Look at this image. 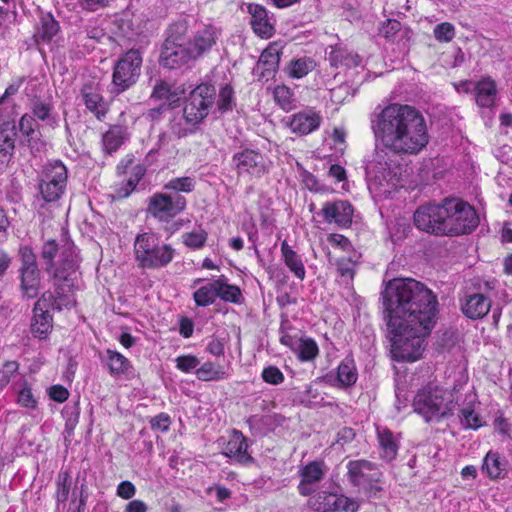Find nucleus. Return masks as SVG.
Returning a JSON list of instances; mask_svg holds the SVG:
<instances>
[{
    "label": "nucleus",
    "instance_id": "nucleus-1",
    "mask_svg": "<svg viewBox=\"0 0 512 512\" xmlns=\"http://www.w3.org/2000/svg\"><path fill=\"white\" fill-rule=\"evenodd\" d=\"M381 295L394 360H418L425 348V338L436 323L437 296L424 284L411 278L390 280Z\"/></svg>",
    "mask_w": 512,
    "mask_h": 512
},
{
    "label": "nucleus",
    "instance_id": "nucleus-2",
    "mask_svg": "<svg viewBox=\"0 0 512 512\" xmlns=\"http://www.w3.org/2000/svg\"><path fill=\"white\" fill-rule=\"evenodd\" d=\"M376 143L399 155H416L429 142L423 115L414 107L390 104L371 120Z\"/></svg>",
    "mask_w": 512,
    "mask_h": 512
},
{
    "label": "nucleus",
    "instance_id": "nucleus-3",
    "mask_svg": "<svg viewBox=\"0 0 512 512\" xmlns=\"http://www.w3.org/2000/svg\"><path fill=\"white\" fill-rule=\"evenodd\" d=\"M479 217L469 203L446 198L440 204L427 203L414 212V224H479Z\"/></svg>",
    "mask_w": 512,
    "mask_h": 512
},
{
    "label": "nucleus",
    "instance_id": "nucleus-4",
    "mask_svg": "<svg viewBox=\"0 0 512 512\" xmlns=\"http://www.w3.org/2000/svg\"><path fill=\"white\" fill-rule=\"evenodd\" d=\"M134 253L140 268L159 269L172 262L175 249L170 244L162 243L157 234L149 231L136 236Z\"/></svg>",
    "mask_w": 512,
    "mask_h": 512
},
{
    "label": "nucleus",
    "instance_id": "nucleus-5",
    "mask_svg": "<svg viewBox=\"0 0 512 512\" xmlns=\"http://www.w3.org/2000/svg\"><path fill=\"white\" fill-rule=\"evenodd\" d=\"M382 472L376 464L365 459L347 463V478L368 498H380L383 487L380 484Z\"/></svg>",
    "mask_w": 512,
    "mask_h": 512
},
{
    "label": "nucleus",
    "instance_id": "nucleus-6",
    "mask_svg": "<svg viewBox=\"0 0 512 512\" xmlns=\"http://www.w3.org/2000/svg\"><path fill=\"white\" fill-rule=\"evenodd\" d=\"M444 391L438 387L427 386L418 391L413 400L415 412L426 422L440 421L453 414L452 402L444 399Z\"/></svg>",
    "mask_w": 512,
    "mask_h": 512
},
{
    "label": "nucleus",
    "instance_id": "nucleus-7",
    "mask_svg": "<svg viewBox=\"0 0 512 512\" xmlns=\"http://www.w3.org/2000/svg\"><path fill=\"white\" fill-rule=\"evenodd\" d=\"M185 32L186 26L183 23L170 26L160 55L163 67L175 69L195 60L183 37Z\"/></svg>",
    "mask_w": 512,
    "mask_h": 512
},
{
    "label": "nucleus",
    "instance_id": "nucleus-8",
    "mask_svg": "<svg viewBox=\"0 0 512 512\" xmlns=\"http://www.w3.org/2000/svg\"><path fill=\"white\" fill-rule=\"evenodd\" d=\"M217 298L234 304H241L243 301L240 288L230 284L225 275L207 282L193 293V299L198 307L212 305Z\"/></svg>",
    "mask_w": 512,
    "mask_h": 512
},
{
    "label": "nucleus",
    "instance_id": "nucleus-9",
    "mask_svg": "<svg viewBox=\"0 0 512 512\" xmlns=\"http://www.w3.org/2000/svg\"><path fill=\"white\" fill-rule=\"evenodd\" d=\"M68 170L59 160L49 161L40 174L39 193L45 202H56L65 193Z\"/></svg>",
    "mask_w": 512,
    "mask_h": 512
},
{
    "label": "nucleus",
    "instance_id": "nucleus-10",
    "mask_svg": "<svg viewBox=\"0 0 512 512\" xmlns=\"http://www.w3.org/2000/svg\"><path fill=\"white\" fill-rule=\"evenodd\" d=\"M142 62V53L138 49H130L118 59L112 75L114 92L122 93L137 82Z\"/></svg>",
    "mask_w": 512,
    "mask_h": 512
},
{
    "label": "nucleus",
    "instance_id": "nucleus-11",
    "mask_svg": "<svg viewBox=\"0 0 512 512\" xmlns=\"http://www.w3.org/2000/svg\"><path fill=\"white\" fill-rule=\"evenodd\" d=\"M215 94V88L206 83L191 91L183 110V116L188 124L195 126L208 115L214 104Z\"/></svg>",
    "mask_w": 512,
    "mask_h": 512
},
{
    "label": "nucleus",
    "instance_id": "nucleus-12",
    "mask_svg": "<svg viewBox=\"0 0 512 512\" xmlns=\"http://www.w3.org/2000/svg\"><path fill=\"white\" fill-rule=\"evenodd\" d=\"M398 168L386 159L384 150L377 151L367 167V172L373 175L370 186L378 188L380 194H390L398 185Z\"/></svg>",
    "mask_w": 512,
    "mask_h": 512
},
{
    "label": "nucleus",
    "instance_id": "nucleus-13",
    "mask_svg": "<svg viewBox=\"0 0 512 512\" xmlns=\"http://www.w3.org/2000/svg\"><path fill=\"white\" fill-rule=\"evenodd\" d=\"M185 207L186 199L179 194L155 193L149 199L147 212L159 221H169Z\"/></svg>",
    "mask_w": 512,
    "mask_h": 512
},
{
    "label": "nucleus",
    "instance_id": "nucleus-14",
    "mask_svg": "<svg viewBox=\"0 0 512 512\" xmlns=\"http://www.w3.org/2000/svg\"><path fill=\"white\" fill-rule=\"evenodd\" d=\"M185 94V89L181 85L169 83L162 79L155 80L150 99L159 102L157 108L150 110V115L162 113L180 105L181 99Z\"/></svg>",
    "mask_w": 512,
    "mask_h": 512
},
{
    "label": "nucleus",
    "instance_id": "nucleus-15",
    "mask_svg": "<svg viewBox=\"0 0 512 512\" xmlns=\"http://www.w3.org/2000/svg\"><path fill=\"white\" fill-rule=\"evenodd\" d=\"M234 168L239 176L251 175L261 177L268 172L269 160L266 156L253 149H244L232 157Z\"/></svg>",
    "mask_w": 512,
    "mask_h": 512
},
{
    "label": "nucleus",
    "instance_id": "nucleus-16",
    "mask_svg": "<svg viewBox=\"0 0 512 512\" xmlns=\"http://www.w3.org/2000/svg\"><path fill=\"white\" fill-rule=\"evenodd\" d=\"M221 35V31L214 25L206 24L200 26L186 41V44L195 60L207 54Z\"/></svg>",
    "mask_w": 512,
    "mask_h": 512
},
{
    "label": "nucleus",
    "instance_id": "nucleus-17",
    "mask_svg": "<svg viewBox=\"0 0 512 512\" xmlns=\"http://www.w3.org/2000/svg\"><path fill=\"white\" fill-rule=\"evenodd\" d=\"M491 306V295H486L482 292L467 293L460 301L462 313L472 320L485 317L489 313Z\"/></svg>",
    "mask_w": 512,
    "mask_h": 512
},
{
    "label": "nucleus",
    "instance_id": "nucleus-18",
    "mask_svg": "<svg viewBox=\"0 0 512 512\" xmlns=\"http://www.w3.org/2000/svg\"><path fill=\"white\" fill-rule=\"evenodd\" d=\"M328 471V467L322 460L309 462L300 470L301 481L298 485V491L302 496H309L316 490V484L319 483Z\"/></svg>",
    "mask_w": 512,
    "mask_h": 512
},
{
    "label": "nucleus",
    "instance_id": "nucleus-19",
    "mask_svg": "<svg viewBox=\"0 0 512 512\" xmlns=\"http://www.w3.org/2000/svg\"><path fill=\"white\" fill-rule=\"evenodd\" d=\"M250 25L256 35L261 38H271L275 33V20L268 10L259 4L248 5Z\"/></svg>",
    "mask_w": 512,
    "mask_h": 512
},
{
    "label": "nucleus",
    "instance_id": "nucleus-20",
    "mask_svg": "<svg viewBox=\"0 0 512 512\" xmlns=\"http://www.w3.org/2000/svg\"><path fill=\"white\" fill-rule=\"evenodd\" d=\"M82 101L89 112L98 120H103L108 112V103L104 100L100 85L89 81L81 88Z\"/></svg>",
    "mask_w": 512,
    "mask_h": 512
},
{
    "label": "nucleus",
    "instance_id": "nucleus-21",
    "mask_svg": "<svg viewBox=\"0 0 512 512\" xmlns=\"http://www.w3.org/2000/svg\"><path fill=\"white\" fill-rule=\"evenodd\" d=\"M58 252V245L54 240L47 241L42 248V258L45 261L46 271L52 273L55 279H64L67 281L65 272L74 271L75 262L68 257H62L59 266L55 265L54 259Z\"/></svg>",
    "mask_w": 512,
    "mask_h": 512
},
{
    "label": "nucleus",
    "instance_id": "nucleus-22",
    "mask_svg": "<svg viewBox=\"0 0 512 512\" xmlns=\"http://www.w3.org/2000/svg\"><path fill=\"white\" fill-rule=\"evenodd\" d=\"M322 122V116L315 108H305L289 117V127L293 133L308 135L316 131Z\"/></svg>",
    "mask_w": 512,
    "mask_h": 512
},
{
    "label": "nucleus",
    "instance_id": "nucleus-23",
    "mask_svg": "<svg viewBox=\"0 0 512 512\" xmlns=\"http://www.w3.org/2000/svg\"><path fill=\"white\" fill-rule=\"evenodd\" d=\"M319 215L328 224L334 222L335 224H352L353 221L357 222V216L354 214L353 206L344 200H337L327 202L322 207Z\"/></svg>",
    "mask_w": 512,
    "mask_h": 512
},
{
    "label": "nucleus",
    "instance_id": "nucleus-24",
    "mask_svg": "<svg viewBox=\"0 0 512 512\" xmlns=\"http://www.w3.org/2000/svg\"><path fill=\"white\" fill-rule=\"evenodd\" d=\"M328 61L332 67L343 68L346 70L355 69L358 72L359 69H363L362 58L340 45L331 46L328 53Z\"/></svg>",
    "mask_w": 512,
    "mask_h": 512
},
{
    "label": "nucleus",
    "instance_id": "nucleus-25",
    "mask_svg": "<svg viewBox=\"0 0 512 512\" xmlns=\"http://www.w3.org/2000/svg\"><path fill=\"white\" fill-rule=\"evenodd\" d=\"M380 458L386 462L396 459L400 447V437L383 426L376 427Z\"/></svg>",
    "mask_w": 512,
    "mask_h": 512
},
{
    "label": "nucleus",
    "instance_id": "nucleus-26",
    "mask_svg": "<svg viewBox=\"0 0 512 512\" xmlns=\"http://www.w3.org/2000/svg\"><path fill=\"white\" fill-rule=\"evenodd\" d=\"M101 361L109 374L113 377L127 375L133 369V366L128 358L119 353L118 351L107 349Z\"/></svg>",
    "mask_w": 512,
    "mask_h": 512
},
{
    "label": "nucleus",
    "instance_id": "nucleus-27",
    "mask_svg": "<svg viewBox=\"0 0 512 512\" xmlns=\"http://www.w3.org/2000/svg\"><path fill=\"white\" fill-rule=\"evenodd\" d=\"M247 449L248 444L246 438L240 431H234L223 454L239 463L252 462L253 458L247 452Z\"/></svg>",
    "mask_w": 512,
    "mask_h": 512
},
{
    "label": "nucleus",
    "instance_id": "nucleus-28",
    "mask_svg": "<svg viewBox=\"0 0 512 512\" xmlns=\"http://www.w3.org/2000/svg\"><path fill=\"white\" fill-rule=\"evenodd\" d=\"M475 101L481 108H491L496 101L497 87L491 77H484L475 82L474 85Z\"/></svg>",
    "mask_w": 512,
    "mask_h": 512
},
{
    "label": "nucleus",
    "instance_id": "nucleus-29",
    "mask_svg": "<svg viewBox=\"0 0 512 512\" xmlns=\"http://www.w3.org/2000/svg\"><path fill=\"white\" fill-rule=\"evenodd\" d=\"M506 458L497 451H489L483 459L482 472L490 479L504 478L508 472Z\"/></svg>",
    "mask_w": 512,
    "mask_h": 512
},
{
    "label": "nucleus",
    "instance_id": "nucleus-30",
    "mask_svg": "<svg viewBox=\"0 0 512 512\" xmlns=\"http://www.w3.org/2000/svg\"><path fill=\"white\" fill-rule=\"evenodd\" d=\"M16 143L19 144L17 126L14 122H7L0 126V156L11 158Z\"/></svg>",
    "mask_w": 512,
    "mask_h": 512
},
{
    "label": "nucleus",
    "instance_id": "nucleus-31",
    "mask_svg": "<svg viewBox=\"0 0 512 512\" xmlns=\"http://www.w3.org/2000/svg\"><path fill=\"white\" fill-rule=\"evenodd\" d=\"M358 379V371L355 364V360L351 355H347L339 363L337 367L338 386L340 388H348L353 386Z\"/></svg>",
    "mask_w": 512,
    "mask_h": 512
},
{
    "label": "nucleus",
    "instance_id": "nucleus-32",
    "mask_svg": "<svg viewBox=\"0 0 512 512\" xmlns=\"http://www.w3.org/2000/svg\"><path fill=\"white\" fill-rule=\"evenodd\" d=\"M21 291L27 298H34L40 289V271L38 268H20Z\"/></svg>",
    "mask_w": 512,
    "mask_h": 512
},
{
    "label": "nucleus",
    "instance_id": "nucleus-33",
    "mask_svg": "<svg viewBox=\"0 0 512 512\" xmlns=\"http://www.w3.org/2000/svg\"><path fill=\"white\" fill-rule=\"evenodd\" d=\"M281 253L285 265L293 273V275L299 280H304L306 276V270L303 260L296 251H294L286 241L281 243Z\"/></svg>",
    "mask_w": 512,
    "mask_h": 512
},
{
    "label": "nucleus",
    "instance_id": "nucleus-34",
    "mask_svg": "<svg viewBox=\"0 0 512 512\" xmlns=\"http://www.w3.org/2000/svg\"><path fill=\"white\" fill-rule=\"evenodd\" d=\"M283 48L284 45L281 41L270 43L261 53L258 61V67L263 66V68L269 73L275 72L278 68Z\"/></svg>",
    "mask_w": 512,
    "mask_h": 512
},
{
    "label": "nucleus",
    "instance_id": "nucleus-35",
    "mask_svg": "<svg viewBox=\"0 0 512 512\" xmlns=\"http://www.w3.org/2000/svg\"><path fill=\"white\" fill-rule=\"evenodd\" d=\"M53 328V318L50 313L33 310L30 331L35 338L46 339Z\"/></svg>",
    "mask_w": 512,
    "mask_h": 512
},
{
    "label": "nucleus",
    "instance_id": "nucleus-36",
    "mask_svg": "<svg viewBox=\"0 0 512 512\" xmlns=\"http://www.w3.org/2000/svg\"><path fill=\"white\" fill-rule=\"evenodd\" d=\"M144 174V170L141 166L133 168L132 175L121 183H117L114 186L113 198L123 199L128 197L138 185L140 179Z\"/></svg>",
    "mask_w": 512,
    "mask_h": 512
},
{
    "label": "nucleus",
    "instance_id": "nucleus-37",
    "mask_svg": "<svg viewBox=\"0 0 512 512\" xmlns=\"http://www.w3.org/2000/svg\"><path fill=\"white\" fill-rule=\"evenodd\" d=\"M16 126L19 137V145L31 146V141L37 134V123L34 117L29 114H24Z\"/></svg>",
    "mask_w": 512,
    "mask_h": 512
},
{
    "label": "nucleus",
    "instance_id": "nucleus-38",
    "mask_svg": "<svg viewBox=\"0 0 512 512\" xmlns=\"http://www.w3.org/2000/svg\"><path fill=\"white\" fill-rule=\"evenodd\" d=\"M316 66V63L311 57H301L290 61L287 67V74L294 79H301L310 73Z\"/></svg>",
    "mask_w": 512,
    "mask_h": 512
},
{
    "label": "nucleus",
    "instance_id": "nucleus-39",
    "mask_svg": "<svg viewBox=\"0 0 512 512\" xmlns=\"http://www.w3.org/2000/svg\"><path fill=\"white\" fill-rule=\"evenodd\" d=\"M296 354L301 362L314 361L319 355L318 344L313 338L301 337L298 339Z\"/></svg>",
    "mask_w": 512,
    "mask_h": 512
},
{
    "label": "nucleus",
    "instance_id": "nucleus-40",
    "mask_svg": "<svg viewBox=\"0 0 512 512\" xmlns=\"http://www.w3.org/2000/svg\"><path fill=\"white\" fill-rule=\"evenodd\" d=\"M71 271L65 272V275L67 276V281L64 279H56L57 281H62V284L55 283V289L53 291L54 297L56 300L57 310H61L63 307L70 308L74 305L75 301L72 297V295L67 291L66 288H70L71 283L69 279Z\"/></svg>",
    "mask_w": 512,
    "mask_h": 512
},
{
    "label": "nucleus",
    "instance_id": "nucleus-41",
    "mask_svg": "<svg viewBox=\"0 0 512 512\" xmlns=\"http://www.w3.org/2000/svg\"><path fill=\"white\" fill-rule=\"evenodd\" d=\"M477 226H423V231L435 236H458L471 234Z\"/></svg>",
    "mask_w": 512,
    "mask_h": 512
},
{
    "label": "nucleus",
    "instance_id": "nucleus-42",
    "mask_svg": "<svg viewBox=\"0 0 512 512\" xmlns=\"http://www.w3.org/2000/svg\"><path fill=\"white\" fill-rule=\"evenodd\" d=\"M273 97L277 105L285 111H290L297 105L294 92L285 85L276 86L273 90Z\"/></svg>",
    "mask_w": 512,
    "mask_h": 512
},
{
    "label": "nucleus",
    "instance_id": "nucleus-43",
    "mask_svg": "<svg viewBox=\"0 0 512 512\" xmlns=\"http://www.w3.org/2000/svg\"><path fill=\"white\" fill-rule=\"evenodd\" d=\"M196 377L201 381H219L228 377L227 373L212 362H205L195 370Z\"/></svg>",
    "mask_w": 512,
    "mask_h": 512
},
{
    "label": "nucleus",
    "instance_id": "nucleus-44",
    "mask_svg": "<svg viewBox=\"0 0 512 512\" xmlns=\"http://www.w3.org/2000/svg\"><path fill=\"white\" fill-rule=\"evenodd\" d=\"M71 489V475L69 471H60L56 479V504L57 509H60L61 504H65L68 500Z\"/></svg>",
    "mask_w": 512,
    "mask_h": 512
},
{
    "label": "nucleus",
    "instance_id": "nucleus-45",
    "mask_svg": "<svg viewBox=\"0 0 512 512\" xmlns=\"http://www.w3.org/2000/svg\"><path fill=\"white\" fill-rule=\"evenodd\" d=\"M336 266L338 276L346 285L353 282L356 274V261L350 257H341L333 263Z\"/></svg>",
    "mask_w": 512,
    "mask_h": 512
},
{
    "label": "nucleus",
    "instance_id": "nucleus-46",
    "mask_svg": "<svg viewBox=\"0 0 512 512\" xmlns=\"http://www.w3.org/2000/svg\"><path fill=\"white\" fill-rule=\"evenodd\" d=\"M124 141V131L120 126L111 127L102 137L104 149L108 153L116 151Z\"/></svg>",
    "mask_w": 512,
    "mask_h": 512
},
{
    "label": "nucleus",
    "instance_id": "nucleus-47",
    "mask_svg": "<svg viewBox=\"0 0 512 512\" xmlns=\"http://www.w3.org/2000/svg\"><path fill=\"white\" fill-rule=\"evenodd\" d=\"M356 93V89L348 83H342L341 85L330 89L329 98L335 105H341L351 100Z\"/></svg>",
    "mask_w": 512,
    "mask_h": 512
},
{
    "label": "nucleus",
    "instance_id": "nucleus-48",
    "mask_svg": "<svg viewBox=\"0 0 512 512\" xmlns=\"http://www.w3.org/2000/svg\"><path fill=\"white\" fill-rule=\"evenodd\" d=\"M195 185V178L185 176L171 179L165 184L164 188L167 190L175 191V194H178L179 192L189 193L194 190Z\"/></svg>",
    "mask_w": 512,
    "mask_h": 512
},
{
    "label": "nucleus",
    "instance_id": "nucleus-49",
    "mask_svg": "<svg viewBox=\"0 0 512 512\" xmlns=\"http://www.w3.org/2000/svg\"><path fill=\"white\" fill-rule=\"evenodd\" d=\"M59 31L58 22L50 15L42 17L40 27L38 29V37L43 41L51 40Z\"/></svg>",
    "mask_w": 512,
    "mask_h": 512
},
{
    "label": "nucleus",
    "instance_id": "nucleus-50",
    "mask_svg": "<svg viewBox=\"0 0 512 512\" xmlns=\"http://www.w3.org/2000/svg\"><path fill=\"white\" fill-rule=\"evenodd\" d=\"M456 31L453 24L442 22L433 29L434 38L440 43H449L455 37Z\"/></svg>",
    "mask_w": 512,
    "mask_h": 512
},
{
    "label": "nucleus",
    "instance_id": "nucleus-51",
    "mask_svg": "<svg viewBox=\"0 0 512 512\" xmlns=\"http://www.w3.org/2000/svg\"><path fill=\"white\" fill-rule=\"evenodd\" d=\"M183 243L191 249H199L204 246L207 240V233L202 230H193L182 235Z\"/></svg>",
    "mask_w": 512,
    "mask_h": 512
},
{
    "label": "nucleus",
    "instance_id": "nucleus-52",
    "mask_svg": "<svg viewBox=\"0 0 512 512\" xmlns=\"http://www.w3.org/2000/svg\"><path fill=\"white\" fill-rule=\"evenodd\" d=\"M460 422L465 429H478L482 426L481 419L471 407H466L460 411Z\"/></svg>",
    "mask_w": 512,
    "mask_h": 512
},
{
    "label": "nucleus",
    "instance_id": "nucleus-53",
    "mask_svg": "<svg viewBox=\"0 0 512 512\" xmlns=\"http://www.w3.org/2000/svg\"><path fill=\"white\" fill-rule=\"evenodd\" d=\"M338 494L323 492L318 495L317 508L319 512H336Z\"/></svg>",
    "mask_w": 512,
    "mask_h": 512
},
{
    "label": "nucleus",
    "instance_id": "nucleus-54",
    "mask_svg": "<svg viewBox=\"0 0 512 512\" xmlns=\"http://www.w3.org/2000/svg\"><path fill=\"white\" fill-rule=\"evenodd\" d=\"M234 92L230 85L223 86L219 91L217 106L221 112L231 110L234 106Z\"/></svg>",
    "mask_w": 512,
    "mask_h": 512
},
{
    "label": "nucleus",
    "instance_id": "nucleus-55",
    "mask_svg": "<svg viewBox=\"0 0 512 512\" xmlns=\"http://www.w3.org/2000/svg\"><path fill=\"white\" fill-rule=\"evenodd\" d=\"M62 416L65 419L66 428L74 429L75 426L78 424L80 416L79 403L75 402L72 404L65 405L62 410Z\"/></svg>",
    "mask_w": 512,
    "mask_h": 512
},
{
    "label": "nucleus",
    "instance_id": "nucleus-56",
    "mask_svg": "<svg viewBox=\"0 0 512 512\" xmlns=\"http://www.w3.org/2000/svg\"><path fill=\"white\" fill-rule=\"evenodd\" d=\"M57 303L54 297V293L51 291H46L42 294V296L37 300L34 305L33 310L39 312L50 313L49 309L57 310Z\"/></svg>",
    "mask_w": 512,
    "mask_h": 512
},
{
    "label": "nucleus",
    "instance_id": "nucleus-57",
    "mask_svg": "<svg viewBox=\"0 0 512 512\" xmlns=\"http://www.w3.org/2000/svg\"><path fill=\"white\" fill-rule=\"evenodd\" d=\"M264 382L271 385H279L284 382V374L281 370L273 365L265 367L261 373Z\"/></svg>",
    "mask_w": 512,
    "mask_h": 512
},
{
    "label": "nucleus",
    "instance_id": "nucleus-58",
    "mask_svg": "<svg viewBox=\"0 0 512 512\" xmlns=\"http://www.w3.org/2000/svg\"><path fill=\"white\" fill-rule=\"evenodd\" d=\"M171 423L172 420L170 415L164 412H161L156 416L151 417L149 420L151 429L162 433H166L169 431Z\"/></svg>",
    "mask_w": 512,
    "mask_h": 512
},
{
    "label": "nucleus",
    "instance_id": "nucleus-59",
    "mask_svg": "<svg viewBox=\"0 0 512 512\" xmlns=\"http://www.w3.org/2000/svg\"><path fill=\"white\" fill-rule=\"evenodd\" d=\"M176 368L184 373L196 370L200 364L199 359L194 355H182L175 359Z\"/></svg>",
    "mask_w": 512,
    "mask_h": 512
},
{
    "label": "nucleus",
    "instance_id": "nucleus-60",
    "mask_svg": "<svg viewBox=\"0 0 512 512\" xmlns=\"http://www.w3.org/2000/svg\"><path fill=\"white\" fill-rule=\"evenodd\" d=\"M19 364L16 361H7L0 369V388L6 386L11 377L18 371Z\"/></svg>",
    "mask_w": 512,
    "mask_h": 512
},
{
    "label": "nucleus",
    "instance_id": "nucleus-61",
    "mask_svg": "<svg viewBox=\"0 0 512 512\" xmlns=\"http://www.w3.org/2000/svg\"><path fill=\"white\" fill-rule=\"evenodd\" d=\"M120 29L124 36L130 38L132 35H139L142 33V29L140 27H134L133 17H130V14L125 13L120 18Z\"/></svg>",
    "mask_w": 512,
    "mask_h": 512
},
{
    "label": "nucleus",
    "instance_id": "nucleus-62",
    "mask_svg": "<svg viewBox=\"0 0 512 512\" xmlns=\"http://www.w3.org/2000/svg\"><path fill=\"white\" fill-rule=\"evenodd\" d=\"M327 241L336 248L341 249L342 251L349 252L353 250V245L351 241L345 237L344 235L331 233L327 237Z\"/></svg>",
    "mask_w": 512,
    "mask_h": 512
},
{
    "label": "nucleus",
    "instance_id": "nucleus-63",
    "mask_svg": "<svg viewBox=\"0 0 512 512\" xmlns=\"http://www.w3.org/2000/svg\"><path fill=\"white\" fill-rule=\"evenodd\" d=\"M358 509L357 501L344 495H338L336 512H357Z\"/></svg>",
    "mask_w": 512,
    "mask_h": 512
},
{
    "label": "nucleus",
    "instance_id": "nucleus-64",
    "mask_svg": "<svg viewBox=\"0 0 512 512\" xmlns=\"http://www.w3.org/2000/svg\"><path fill=\"white\" fill-rule=\"evenodd\" d=\"M299 177L304 186L310 191L318 192L321 190L320 184L317 178L310 172L300 168Z\"/></svg>",
    "mask_w": 512,
    "mask_h": 512
}]
</instances>
